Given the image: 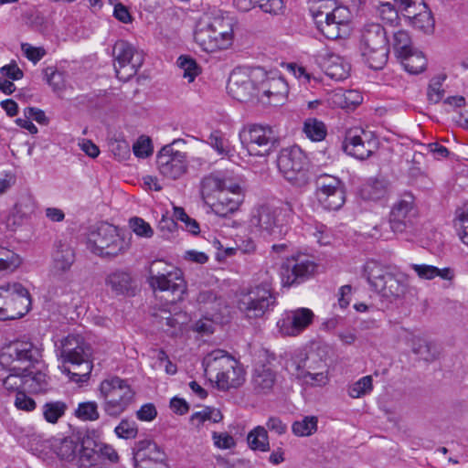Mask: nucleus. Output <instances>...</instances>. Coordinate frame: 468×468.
I'll use <instances>...</instances> for the list:
<instances>
[{"mask_svg": "<svg viewBox=\"0 0 468 468\" xmlns=\"http://www.w3.org/2000/svg\"><path fill=\"white\" fill-rule=\"evenodd\" d=\"M317 370L318 369H307V371L301 379L303 383L311 387L325 386L328 382V376L326 372L323 370Z\"/></svg>", "mask_w": 468, "mask_h": 468, "instance_id": "864d4df0", "label": "nucleus"}, {"mask_svg": "<svg viewBox=\"0 0 468 468\" xmlns=\"http://www.w3.org/2000/svg\"><path fill=\"white\" fill-rule=\"evenodd\" d=\"M197 44L206 52L226 49L233 42V20L229 17H214L197 24L194 33Z\"/></svg>", "mask_w": 468, "mask_h": 468, "instance_id": "20e7f679", "label": "nucleus"}, {"mask_svg": "<svg viewBox=\"0 0 468 468\" xmlns=\"http://www.w3.org/2000/svg\"><path fill=\"white\" fill-rule=\"evenodd\" d=\"M414 208V197L410 193L402 194L394 203L388 218L389 227L394 234L406 233L412 229Z\"/></svg>", "mask_w": 468, "mask_h": 468, "instance_id": "aec40b11", "label": "nucleus"}, {"mask_svg": "<svg viewBox=\"0 0 468 468\" xmlns=\"http://www.w3.org/2000/svg\"><path fill=\"white\" fill-rule=\"evenodd\" d=\"M114 431L119 438L128 440L136 437L138 428L134 421L124 419L115 427Z\"/></svg>", "mask_w": 468, "mask_h": 468, "instance_id": "5fc2aeb1", "label": "nucleus"}, {"mask_svg": "<svg viewBox=\"0 0 468 468\" xmlns=\"http://www.w3.org/2000/svg\"><path fill=\"white\" fill-rule=\"evenodd\" d=\"M67 404L63 401H50L44 404V419L49 423H56L65 414Z\"/></svg>", "mask_w": 468, "mask_h": 468, "instance_id": "a18cd8bd", "label": "nucleus"}, {"mask_svg": "<svg viewBox=\"0 0 468 468\" xmlns=\"http://www.w3.org/2000/svg\"><path fill=\"white\" fill-rule=\"evenodd\" d=\"M132 451L134 468H168L165 452L150 439L135 441Z\"/></svg>", "mask_w": 468, "mask_h": 468, "instance_id": "a211bd4d", "label": "nucleus"}, {"mask_svg": "<svg viewBox=\"0 0 468 468\" xmlns=\"http://www.w3.org/2000/svg\"><path fill=\"white\" fill-rule=\"evenodd\" d=\"M133 154L137 157L145 158L152 154L151 140L148 137L141 136L133 146Z\"/></svg>", "mask_w": 468, "mask_h": 468, "instance_id": "13d9d810", "label": "nucleus"}, {"mask_svg": "<svg viewBox=\"0 0 468 468\" xmlns=\"http://www.w3.org/2000/svg\"><path fill=\"white\" fill-rule=\"evenodd\" d=\"M257 5L265 13L277 15L283 8L282 0H255Z\"/></svg>", "mask_w": 468, "mask_h": 468, "instance_id": "680f3d73", "label": "nucleus"}, {"mask_svg": "<svg viewBox=\"0 0 468 468\" xmlns=\"http://www.w3.org/2000/svg\"><path fill=\"white\" fill-rule=\"evenodd\" d=\"M410 267L420 279L431 280L438 275V268L432 265L411 264Z\"/></svg>", "mask_w": 468, "mask_h": 468, "instance_id": "bf43d9fd", "label": "nucleus"}, {"mask_svg": "<svg viewBox=\"0 0 468 468\" xmlns=\"http://www.w3.org/2000/svg\"><path fill=\"white\" fill-rule=\"evenodd\" d=\"M75 416L84 421H94L100 418L98 405L95 401H85L78 405Z\"/></svg>", "mask_w": 468, "mask_h": 468, "instance_id": "49530a36", "label": "nucleus"}, {"mask_svg": "<svg viewBox=\"0 0 468 468\" xmlns=\"http://www.w3.org/2000/svg\"><path fill=\"white\" fill-rule=\"evenodd\" d=\"M148 282L154 290L170 292L171 302L180 301L186 290L181 270L162 260L152 262Z\"/></svg>", "mask_w": 468, "mask_h": 468, "instance_id": "0eeeda50", "label": "nucleus"}, {"mask_svg": "<svg viewBox=\"0 0 468 468\" xmlns=\"http://www.w3.org/2000/svg\"><path fill=\"white\" fill-rule=\"evenodd\" d=\"M318 420L314 416H306L301 420L294 421L292 426L296 436H310L317 430Z\"/></svg>", "mask_w": 468, "mask_h": 468, "instance_id": "c03bdc74", "label": "nucleus"}, {"mask_svg": "<svg viewBox=\"0 0 468 468\" xmlns=\"http://www.w3.org/2000/svg\"><path fill=\"white\" fill-rule=\"evenodd\" d=\"M36 209V203L31 194L22 193L13 208V216L23 220L31 217Z\"/></svg>", "mask_w": 468, "mask_h": 468, "instance_id": "58836bf2", "label": "nucleus"}, {"mask_svg": "<svg viewBox=\"0 0 468 468\" xmlns=\"http://www.w3.org/2000/svg\"><path fill=\"white\" fill-rule=\"evenodd\" d=\"M205 372H217L216 384L221 390L241 386L245 373L239 363L226 351L218 349L209 353L203 361Z\"/></svg>", "mask_w": 468, "mask_h": 468, "instance_id": "f03ea898", "label": "nucleus"}, {"mask_svg": "<svg viewBox=\"0 0 468 468\" xmlns=\"http://www.w3.org/2000/svg\"><path fill=\"white\" fill-rule=\"evenodd\" d=\"M29 376L28 367H20L13 366L10 368V374L3 380V386L8 390H17V392L25 390L26 386L36 390L37 388L29 384Z\"/></svg>", "mask_w": 468, "mask_h": 468, "instance_id": "473e14b6", "label": "nucleus"}, {"mask_svg": "<svg viewBox=\"0 0 468 468\" xmlns=\"http://www.w3.org/2000/svg\"><path fill=\"white\" fill-rule=\"evenodd\" d=\"M21 49L26 58L34 63L39 61L46 55V50L43 48H36L28 43H22Z\"/></svg>", "mask_w": 468, "mask_h": 468, "instance_id": "052dcab7", "label": "nucleus"}, {"mask_svg": "<svg viewBox=\"0 0 468 468\" xmlns=\"http://www.w3.org/2000/svg\"><path fill=\"white\" fill-rule=\"evenodd\" d=\"M15 405L18 410L26 411H31L36 408L35 400L26 395L25 390L17 392L15 399Z\"/></svg>", "mask_w": 468, "mask_h": 468, "instance_id": "0e129e2a", "label": "nucleus"}, {"mask_svg": "<svg viewBox=\"0 0 468 468\" xmlns=\"http://www.w3.org/2000/svg\"><path fill=\"white\" fill-rule=\"evenodd\" d=\"M315 196L327 210H337L345 203V186L336 176L323 174L315 179Z\"/></svg>", "mask_w": 468, "mask_h": 468, "instance_id": "dca6fc26", "label": "nucleus"}, {"mask_svg": "<svg viewBox=\"0 0 468 468\" xmlns=\"http://www.w3.org/2000/svg\"><path fill=\"white\" fill-rule=\"evenodd\" d=\"M177 64L183 70V77L192 82L195 78L199 74V69L195 59L187 56H180L177 59Z\"/></svg>", "mask_w": 468, "mask_h": 468, "instance_id": "8fccbe9b", "label": "nucleus"}, {"mask_svg": "<svg viewBox=\"0 0 468 468\" xmlns=\"http://www.w3.org/2000/svg\"><path fill=\"white\" fill-rule=\"evenodd\" d=\"M7 351L13 363H27L28 368L37 363L41 356L40 350L30 341H16L8 346Z\"/></svg>", "mask_w": 468, "mask_h": 468, "instance_id": "bb28decb", "label": "nucleus"}, {"mask_svg": "<svg viewBox=\"0 0 468 468\" xmlns=\"http://www.w3.org/2000/svg\"><path fill=\"white\" fill-rule=\"evenodd\" d=\"M223 173L215 172L203 177L200 184V192L203 199H207L215 193L220 194V184H222Z\"/></svg>", "mask_w": 468, "mask_h": 468, "instance_id": "ea45409f", "label": "nucleus"}, {"mask_svg": "<svg viewBox=\"0 0 468 468\" xmlns=\"http://www.w3.org/2000/svg\"><path fill=\"white\" fill-rule=\"evenodd\" d=\"M359 50L364 62L372 69H383L388 58L389 45L385 28L378 23L364 26Z\"/></svg>", "mask_w": 468, "mask_h": 468, "instance_id": "7ed1b4c3", "label": "nucleus"}, {"mask_svg": "<svg viewBox=\"0 0 468 468\" xmlns=\"http://www.w3.org/2000/svg\"><path fill=\"white\" fill-rule=\"evenodd\" d=\"M249 446L254 451L267 452L270 449L268 433L261 426L252 430L247 437Z\"/></svg>", "mask_w": 468, "mask_h": 468, "instance_id": "79ce46f5", "label": "nucleus"}, {"mask_svg": "<svg viewBox=\"0 0 468 468\" xmlns=\"http://www.w3.org/2000/svg\"><path fill=\"white\" fill-rule=\"evenodd\" d=\"M292 212L290 203L281 207L261 206L250 218V224L263 238L282 239L288 233V218Z\"/></svg>", "mask_w": 468, "mask_h": 468, "instance_id": "423d86ee", "label": "nucleus"}, {"mask_svg": "<svg viewBox=\"0 0 468 468\" xmlns=\"http://www.w3.org/2000/svg\"><path fill=\"white\" fill-rule=\"evenodd\" d=\"M87 247L96 255L116 257L129 249L130 241L121 236L114 226L101 223L88 234Z\"/></svg>", "mask_w": 468, "mask_h": 468, "instance_id": "6e6552de", "label": "nucleus"}, {"mask_svg": "<svg viewBox=\"0 0 468 468\" xmlns=\"http://www.w3.org/2000/svg\"><path fill=\"white\" fill-rule=\"evenodd\" d=\"M97 451L99 452L101 458V467L103 466V460L108 459L112 463H117L119 455L117 452L107 444H96Z\"/></svg>", "mask_w": 468, "mask_h": 468, "instance_id": "774afa93", "label": "nucleus"}, {"mask_svg": "<svg viewBox=\"0 0 468 468\" xmlns=\"http://www.w3.org/2000/svg\"><path fill=\"white\" fill-rule=\"evenodd\" d=\"M261 68L235 69L228 81L229 93L239 101H249L257 98V81L262 80Z\"/></svg>", "mask_w": 468, "mask_h": 468, "instance_id": "ddd939ff", "label": "nucleus"}, {"mask_svg": "<svg viewBox=\"0 0 468 468\" xmlns=\"http://www.w3.org/2000/svg\"><path fill=\"white\" fill-rule=\"evenodd\" d=\"M207 143L220 155H229L230 154V145L219 131H214L210 133Z\"/></svg>", "mask_w": 468, "mask_h": 468, "instance_id": "3c124183", "label": "nucleus"}, {"mask_svg": "<svg viewBox=\"0 0 468 468\" xmlns=\"http://www.w3.org/2000/svg\"><path fill=\"white\" fill-rule=\"evenodd\" d=\"M105 283L117 295H133L135 292L134 280L131 273L124 270H115L109 273Z\"/></svg>", "mask_w": 468, "mask_h": 468, "instance_id": "c85d7f7f", "label": "nucleus"}, {"mask_svg": "<svg viewBox=\"0 0 468 468\" xmlns=\"http://www.w3.org/2000/svg\"><path fill=\"white\" fill-rule=\"evenodd\" d=\"M287 91V84L284 80L281 77L275 76V74L269 75L264 70V76L262 80L257 81V99L262 100L263 97L271 99V97H277L282 95Z\"/></svg>", "mask_w": 468, "mask_h": 468, "instance_id": "c756f323", "label": "nucleus"}, {"mask_svg": "<svg viewBox=\"0 0 468 468\" xmlns=\"http://www.w3.org/2000/svg\"><path fill=\"white\" fill-rule=\"evenodd\" d=\"M0 254H6V258H0V271H14L22 262L21 258L11 250L1 249Z\"/></svg>", "mask_w": 468, "mask_h": 468, "instance_id": "6e6d98bb", "label": "nucleus"}, {"mask_svg": "<svg viewBox=\"0 0 468 468\" xmlns=\"http://www.w3.org/2000/svg\"><path fill=\"white\" fill-rule=\"evenodd\" d=\"M52 271L55 274L62 275L70 271L76 260L74 249L66 240H57L51 254Z\"/></svg>", "mask_w": 468, "mask_h": 468, "instance_id": "a878e982", "label": "nucleus"}, {"mask_svg": "<svg viewBox=\"0 0 468 468\" xmlns=\"http://www.w3.org/2000/svg\"><path fill=\"white\" fill-rule=\"evenodd\" d=\"M373 389L371 376H365L353 383L348 388V395L353 399H358L369 394Z\"/></svg>", "mask_w": 468, "mask_h": 468, "instance_id": "de8ad7c7", "label": "nucleus"}, {"mask_svg": "<svg viewBox=\"0 0 468 468\" xmlns=\"http://www.w3.org/2000/svg\"><path fill=\"white\" fill-rule=\"evenodd\" d=\"M239 140L249 154L265 156L278 145V139L269 126L250 124L239 132Z\"/></svg>", "mask_w": 468, "mask_h": 468, "instance_id": "f8f14e48", "label": "nucleus"}, {"mask_svg": "<svg viewBox=\"0 0 468 468\" xmlns=\"http://www.w3.org/2000/svg\"><path fill=\"white\" fill-rule=\"evenodd\" d=\"M73 466L77 468H101V458L94 441L87 440L80 443Z\"/></svg>", "mask_w": 468, "mask_h": 468, "instance_id": "7c9ffc66", "label": "nucleus"}, {"mask_svg": "<svg viewBox=\"0 0 468 468\" xmlns=\"http://www.w3.org/2000/svg\"><path fill=\"white\" fill-rule=\"evenodd\" d=\"M131 229L139 237L151 238L154 235V230L145 220L141 218H132L129 220Z\"/></svg>", "mask_w": 468, "mask_h": 468, "instance_id": "4d7b16f0", "label": "nucleus"}, {"mask_svg": "<svg viewBox=\"0 0 468 468\" xmlns=\"http://www.w3.org/2000/svg\"><path fill=\"white\" fill-rule=\"evenodd\" d=\"M378 15L380 19L391 26H395L399 22V14L393 5L390 3H379L377 6Z\"/></svg>", "mask_w": 468, "mask_h": 468, "instance_id": "603ef678", "label": "nucleus"}, {"mask_svg": "<svg viewBox=\"0 0 468 468\" xmlns=\"http://www.w3.org/2000/svg\"><path fill=\"white\" fill-rule=\"evenodd\" d=\"M374 143L367 139L363 130H349L343 143L344 151L357 159L365 160L373 153Z\"/></svg>", "mask_w": 468, "mask_h": 468, "instance_id": "393cba45", "label": "nucleus"}, {"mask_svg": "<svg viewBox=\"0 0 468 468\" xmlns=\"http://www.w3.org/2000/svg\"><path fill=\"white\" fill-rule=\"evenodd\" d=\"M157 410L153 403L144 404L137 411L136 417L143 421H151L155 419Z\"/></svg>", "mask_w": 468, "mask_h": 468, "instance_id": "69168bd1", "label": "nucleus"}, {"mask_svg": "<svg viewBox=\"0 0 468 468\" xmlns=\"http://www.w3.org/2000/svg\"><path fill=\"white\" fill-rule=\"evenodd\" d=\"M220 192L230 195L241 194L239 184L223 173L222 184H220Z\"/></svg>", "mask_w": 468, "mask_h": 468, "instance_id": "338daca9", "label": "nucleus"}, {"mask_svg": "<svg viewBox=\"0 0 468 468\" xmlns=\"http://www.w3.org/2000/svg\"><path fill=\"white\" fill-rule=\"evenodd\" d=\"M0 297L5 298V307H0V320L24 316L30 310L31 297L21 283H7L0 286Z\"/></svg>", "mask_w": 468, "mask_h": 468, "instance_id": "2eb2a0df", "label": "nucleus"}, {"mask_svg": "<svg viewBox=\"0 0 468 468\" xmlns=\"http://www.w3.org/2000/svg\"><path fill=\"white\" fill-rule=\"evenodd\" d=\"M365 274L370 285L389 301L401 299L409 292L408 276L401 271L383 269L376 262H367Z\"/></svg>", "mask_w": 468, "mask_h": 468, "instance_id": "39448f33", "label": "nucleus"}, {"mask_svg": "<svg viewBox=\"0 0 468 468\" xmlns=\"http://www.w3.org/2000/svg\"><path fill=\"white\" fill-rule=\"evenodd\" d=\"M392 47L398 58H400L414 49L410 35L404 30L394 33Z\"/></svg>", "mask_w": 468, "mask_h": 468, "instance_id": "37998d69", "label": "nucleus"}, {"mask_svg": "<svg viewBox=\"0 0 468 468\" xmlns=\"http://www.w3.org/2000/svg\"><path fill=\"white\" fill-rule=\"evenodd\" d=\"M287 371L301 380L307 369H324L325 364L319 358L311 359L303 353L295 354L285 365Z\"/></svg>", "mask_w": 468, "mask_h": 468, "instance_id": "cd10ccee", "label": "nucleus"}, {"mask_svg": "<svg viewBox=\"0 0 468 468\" xmlns=\"http://www.w3.org/2000/svg\"><path fill=\"white\" fill-rule=\"evenodd\" d=\"M112 55L115 58L116 77L122 81H128L144 64V53L126 40H118L113 46Z\"/></svg>", "mask_w": 468, "mask_h": 468, "instance_id": "4468645a", "label": "nucleus"}, {"mask_svg": "<svg viewBox=\"0 0 468 468\" xmlns=\"http://www.w3.org/2000/svg\"><path fill=\"white\" fill-rule=\"evenodd\" d=\"M445 80V76L440 75L432 78L430 81L427 90V98L431 103H438L441 101L444 96V90L442 89V83Z\"/></svg>", "mask_w": 468, "mask_h": 468, "instance_id": "09e8293b", "label": "nucleus"}, {"mask_svg": "<svg viewBox=\"0 0 468 468\" xmlns=\"http://www.w3.org/2000/svg\"><path fill=\"white\" fill-rule=\"evenodd\" d=\"M176 143V140L163 146L156 155V165L160 174L172 180L182 176L187 169L186 155L174 150L173 144Z\"/></svg>", "mask_w": 468, "mask_h": 468, "instance_id": "6ab92c4d", "label": "nucleus"}, {"mask_svg": "<svg viewBox=\"0 0 468 468\" xmlns=\"http://www.w3.org/2000/svg\"><path fill=\"white\" fill-rule=\"evenodd\" d=\"M275 297L268 284H261L251 289L239 301V309L249 318L261 317L273 305Z\"/></svg>", "mask_w": 468, "mask_h": 468, "instance_id": "f3484780", "label": "nucleus"}, {"mask_svg": "<svg viewBox=\"0 0 468 468\" xmlns=\"http://www.w3.org/2000/svg\"><path fill=\"white\" fill-rule=\"evenodd\" d=\"M388 191V182L385 179H369L361 188V197L367 200L377 201L384 197Z\"/></svg>", "mask_w": 468, "mask_h": 468, "instance_id": "e433bc0d", "label": "nucleus"}, {"mask_svg": "<svg viewBox=\"0 0 468 468\" xmlns=\"http://www.w3.org/2000/svg\"><path fill=\"white\" fill-rule=\"evenodd\" d=\"M410 341L412 352L425 361H434L439 357L440 350L434 343L427 342L420 336H412Z\"/></svg>", "mask_w": 468, "mask_h": 468, "instance_id": "c9c22d12", "label": "nucleus"}, {"mask_svg": "<svg viewBox=\"0 0 468 468\" xmlns=\"http://www.w3.org/2000/svg\"><path fill=\"white\" fill-rule=\"evenodd\" d=\"M318 29L328 39L346 38L351 33V14L347 7L337 6L331 12L313 13Z\"/></svg>", "mask_w": 468, "mask_h": 468, "instance_id": "9b49d317", "label": "nucleus"}, {"mask_svg": "<svg viewBox=\"0 0 468 468\" xmlns=\"http://www.w3.org/2000/svg\"><path fill=\"white\" fill-rule=\"evenodd\" d=\"M399 59L404 69L411 74L422 72L427 65V60L422 52L415 48Z\"/></svg>", "mask_w": 468, "mask_h": 468, "instance_id": "4c0bfd02", "label": "nucleus"}, {"mask_svg": "<svg viewBox=\"0 0 468 468\" xmlns=\"http://www.w3.org/2000/svg\"><path fill=\"white\" fill-rule=\"evenodd\" d=\"M316 265L305 257L291 258L281 267V279L283 286L298 285L309 279Z\"/></svg>", "mask_w": 468, "mask_h": 468, "instance_id": "4be33fe9", "label": "nucleus"}, {"mask_svg": "<svg viewBox=\"0 0 468 468\" xmlns=\"http://www.w3.org/2000/svg\"><path fill=\"white\" fill-rule=\"evenodd\" d=\"M314 314L308 308H297L288 312L277 322L280 332L284 335L294 336L302 333L312 323Z\"/></svg>", "mask_w": 468, "mask_h": 468, "instance_id": "b1692460", "label": "nucleus"}, {"mask_svg": "<svg viewBox=\"0 0 468 468\" xmlns=\"http://www.w3.org/2000/svg\"><path fill=\"white\" fill-rule=\"evenodd\" d=\"M404 16L410 20V23L417 29L424 33H431L434 29V19L431 12L422 1L418 4V9L410 10L407 8V14Z\"/></svg>", "mask_w": 468, "mask_h": 468, "instance_id": "2f4dec72", "label": "nucleus"}, {"mask_svg": "<svg viewBox=\"0 0 468 468\" xmlns=\"http://www.w3.org/2000/svg\"><path fill=\"white\" fill-rule=\"evenodd\" d=\"M58 351L63 364L69 363L72 367V369L65 365L61 367L62 372L70 375L71 380L83 383L90 378L93 368L92 348L84 336L69 334L61 339Z\"/></svg>", "mask_w": 468, "mask_h": 468, "instance_id": "f257e3e1", "label": "nucleus"}, {"mask_svg": "<svg viewBox=\"0 0 468 468\" xmlns=\"http://www.w3.org/2000/svg\"><path fill=\"white\" fill-rule=\"evenodd\" d=\"M273 355H266L265 358L259 360L253 367L250 385L258 395H268L272 392L277 382V371L273 361Z\"/></svg>", "mask_w": 468, "mask_h": 468, "instance_id": "412c9836", "label": "nucleus"}, {"mask_svg": "<svg viewBox=\"0 0 468 468\" xmlns=\"http://www.w3.org/2000/svg\"><path fill=\"white\" fill-rule=\"evenodd\" d=\"M104 399L103 410L111 417H118L134 401L135 392L127 380L119 377L104 379L100 385Z\"/></svg>", "mask_w": 468, "mask_h": 468, "instance_id": "1a4fd4ad", "label": "nucleus"}, {"mask_svg": "<svg viewBox=\"0 0 468 468\" xmlns=\"http://www.w3.org/2000/svg\"><path fill=\"white\" fill-rule=\"evenodd\" d=\"M241 202V194L230 195L220 192L217 201L212 204L211 208L215 214L225 218L237 211Z\"/></svg>", "mask_w": 468, "mask_h": 468, "instance_id": "72a5a7b5", "label": "nucleus"}, {"mask_svg": "<svg viewBox=\"0 0 468 468\" xmlns=\"http://www.w3.org/2000/svg\"><path fill=\"white\" fill-rule=\"evenodd\" d=\"M214 444L219 449H231L235 446V440L228 432H213Z\"/></svg>", "mask_w": 468, "mask_h": 468, "instance_id": "e2e57ef3", "label": "nucleus"}, {"mask_svg": "<svg viewBox=\"0 0 468 468\" xmlns=\"http://www.w3.org/2000/svg\"><path fill=\"white\" fill-rule=\"evenodd\" d=\"M315 64L330 79L340 81L347 79L350 74V64L341 56L324 50L314 56Z\"/></svg>", "mask_w": 468, "mask_h": 468, "instance_id": "5701e85b", "label": "nucleus"}, {"mask_svg": "<svg viewBox=\"0 0 468 468\" xmlns=\"http://www.w3.org/2000/svg\"><path fill=\"white\" fill-rule=\"evenodd\" d=\"M280 173L297 187L306 186L310 181L308 159L298 146L282 149L277 158Z\"/></svg>", "mask_w": 468, "mask_h": 468, "instance_id": "9d476101", "label": "nucleus"}, {"mask_svg": "<svg viewBox=\"0 0 468 468\" xmlns=\"http://www.w3.org/2000/svg\"><path fill=\"white\" fill-rule=\"evenodd\" d=\"M79 441L73 438L55 440L52 448L60 461L74 464L80 448Z\"/></svg>", "mask_w": 468, "mask_h": 468, "instance_id": "f704fd0d", "label": "nucleus"}, {"mask_svg": "<svg viewBox=\"0 0 468 468\" xmlns=\"http://www.w3.org/2000/svg\"><path fill=\"white\" fill-rule=\"evenodd\" d=\"M303 131L306 137L314 142L323 141L327 134L325 124L316 118L306 119L303 123Z\"/></svg>", "mask_w": 468, "mask_h": 468, "instance_id": "a19ab883", "label": "nucleus"}]
</instances>
